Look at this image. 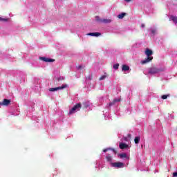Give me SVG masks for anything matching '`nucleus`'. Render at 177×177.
<instances>
[{
  "label": "nucleus",
  "mask_w": 177,
  "mask_h": 177,
  "mask_svg": "<svg viewBox=\"0 0 177 177\" xmlns=\"http://www.w3.org/2000/svg\"><path fill=\"white\" fill-rule=\"evenodd\" d=\"M128 145L125 144V143H122V142H120L119 144V147L120 149H121L122 150H124V149H128Z\"/></svg>",
  "instance_id": "1a4fd4ad"
},
{
  "label": "nucleus",
  "mask_w": 177,
  "mask_h": 177,
  "mask_svg": "<svg viewBox=\"0 0 177 177\" xmlns=\"http://www.w3.org/2000/svg\"><path fill=\"white\" fill-rule=\"evenodd\" d=\"M118 102H121V100L120 99H115L111 103H109V106H113V104H115Z\"/></svg>",
  "instance_id": "ddd939ff"
},
{
  "label": "nucleus",
  "mask_w": 177,
  "mask_h": 177,
  "mask_svg": "<svg viewBox=\"0 0 177 177\" xmlns=\"http://www.w3.org/2000/svg\"><path fill=\"white\" fill-rule=\"evenodd\" d=\"M111 165L114 168H124V163L121 162H111Z\"/></svg>",
  "instance_id": "39448f33"
},
{
  "label": "nucleus",
  "mask_w": 177,
  "mask_h": 177,
  "mask_svg": "<svg viewBox=\"0 0 177 177\" xmlns=\"http://www.w3.org/2000/svg\"><path fill=\"white\" fill-rule=\"evenodd\" d=\"M106 75H102L100 77V81H103V80H104L106 78Z\"/></svg>",
  "instance_id": "4be33fe9"
},
{
  "label": "nucleus",
  "mask_w": 177,
  "mask_h": 177,
  "mask_svg": "<svg viewBox=\"0 0 177 177\" xmlns=\"http://www.w3.org/2000/svg\"><path fill=\"white\" fill-rule=\"evenodd\" d=\"M111 19H102V23H103L104 24H109L111 22Z\"/></svg>",
  "instance_id": "9b49d317"
},
{
  "label": "nucleus",
  "mask_w": 177,
  "mask_h": 177,
  "mask_svg": "<svg viewBox=\"0 0 177 177\" xmlns=\"http://www.w3.org/2000/svg\"><path fill=\"white\" fill-rule=\"evenodd\" d=\"M81 107H82V104L81 103L77 104L69 111V114H74V113H75V111H80V109H81Z\"/></svg>",
  "instance_id": "f03ea898"
},
{
  "label": "nucleus",
  "mask_w": 177,
  "mask_h": 177,
  "mask_svg": "<svg viewBox=\"0 0 177 177\" xmlns=\"http://www.w3.org/2000/svg\"><path fill=\"white\" fill-rule=\"evenodd\" d=\"M171 19L173 21V23H175V24H177V17L171 15Z\"/></svg>",
  "instance_id": "2eb2a0df"
},
{
  "label": "nucleus",
  "mask_w": 177,
  "mask_h": 177,
  "mask_svg": "<svg viewBox=\"0 0 177 177\" xmlns=\"http://www.w3.org/2000/svg\"><path fill=\"white\" fill-rule=\"evenodd\" d=\"M134 142L136 143V145H138L139 143V142H140V137L137 136L134 138Z\"/></svg>",
  "instance_id": "f3484780"
},
{
  "label": "nucleus",
  "mask_w": 177,
  "mask_h": 177,
  "mask_svg": "<svg viewBox=\"0 0 177 177\" xmlns=\"http://www.w3.org/2000/svg\"><path fill=\"white\" fill-rule=\"evenodd\" d=\"M1 106H9L10 104V100L4 99L2 102L0 103Z\"/></svg>",
  "instance_id": "0eeeda50"
},
{
  "label": "nucleus",
  "mask_w": 177,
  "mask_h": 177,
  "mask_svg": "<svg viewBox=\"0 0 177 177\" xmlns=\"http://www.w3.org/2000/svg\"><path fill=\"white\" fill-rule=\"evenodd\" d=\"M145 55L147 56V57L144 60L141 61V64H146V63L151 62V59H153V57H151V55H153V50L147 48L145 50Z\"/></svg>",
  "instance_id": "f257e3e1"
},
{
  "label": "nucleus",
  "mask_w": 177,
  "mask_h": 177,
  "mask_svg": "<svg viewBox=\"0 0 177 177\" xmlns=\"http://www.w3.org/2000/svg\"><path fill=\"white\" fill-rule=\"evenodd\" d=\"M141 27H142V28H144V27H145V24H142Z\"/></svg>",
  "instance_id": "bb28decb"
},
{
  "label": "nucleus",
  "mask_w": 177,
  "mask_h": 177,
  "mask_svg": "<svg viewBox=\"0 0 177 177\" xmlns=\"http://www.w3.org/2000/svg\"><path fill=\"white\" fill-rule=\"evenodd\" d=\"M87 35H90L91 37H100L102 33L100 32H89Z\"/></svg>",
  "instance_id": "6e6552de"
},
{
  "label": "nucleus",
  "mask_w": 177,
  "mask_h": 177,
  "mask_svg": "<svg viewBox=\"0 0 177 177\" xmlns=\"http://www.w3.org/2000/svg\"><path fill=\"white\" fill-rule=\"evenodd\" d=\"M39 60H42V62L46 63H53L55 62V59L46 58L45 57H39Z\"/></svg>",
  "instance_id": "423d86ee"
},
{
  "label": "nucleus",
  "mask_w": 177,
  "mask_h": 177,
  "mask_svg": "<svg viewBox=\"0 0 177 177\" xmlns=\"http://www.w3.org/2000/svg\"><path fill=\"white\" fill-rule=\"evenodd\" d=\"M77 68H78V70H81V68H82V66H81V65L78 66Z\"/></svg>",
  "instance_id": "a878e982"
},
{
  "label": "nucleus",
  "mask_w": 177,
  "mask_h": 177,
  "mask_svg": "<svg viewBox=\"0 0 177 177\" xmlns=\"http://www.w3.org/2000/svg\"><path fill=\"white\" fill-rule=\"evenodd\" d=\"M127 136H128V138H131V135L130 133H129V134L127 135Z\"/></svg>",
  "instance_id": "c85d7f7f"
},
{
  "label": "nucleus",
  "mask_w": 177,
  "mask_h": 177,
  "mask_svg": "<svg viewBox=\"0 0 177 177\" xmlns=\"http://www.w3.org/2000/svg\"><path fill=\"white\" fill-rule=\"evenodd\" d=\"M170 95L168 94V95H162V99H163V100H165V99H167L168 97H169Z\"/></svg>",
  "instance_id": "aec40b11"
},
{
  "label": "nucleus",
  "mask_w": 177,
  "mask_h": 177,
  "mask_svg": "<svg viewBox=\"0 0 177 177\" xmlns=\"http://www.w3.org/2000/svg\"><path fill=\"white\" fill-rule=\"evenodd\" d=\"M95 20L96 21H97L98 23H102L103 19H100V17L99 16H96L95 17Z\"/></svg>",
  "instance_id": "6ab92c4d"
},
{
  "label": "nucleus",
  "mask_w": 177,
  "mask_h": 177,
  "mask_svg": "<svg viewBox=\"0 0 177 177\" xmlns=\"http://www.w3.org/2000/svg\"><path fill=\"white\" fill-rule=\"evenodd\" d=\"M122 71H129V66L128 65L124 64V65H122Z\"/></svg>",
  "instance_id": "f8f14e48"
},
{
  "label": "nucleus",
  "mask_w": 177,
  "mask_h": 177,
  "mask_svg": "<svg viewBox=\"0 0 177 177\" xmlns=\"http://www.w3.org/2000/svg\"><path fill=\"white\" fill-rule=\"evenodd\" d=\"M106 161H108L109 162H111L113 158L111 157V156H106Z\"/></svg>",
  "instance_id": "a211bd4d"
},
{
  "label": "nucleus",
  "mask_w": 177,
  "mask_h": 177,
  "mask_svg": "<svg viewBox=\"0 0 177 177\" xmlns=\"http://www.w3.org/2000/svg\"><path fill=\"white\" fill-rule=\"evenodd\" d=\"M82 106L83 109H88V107L90 106L89 102L86 101L82 102Z\"/></svg>",
  "instance_id": "9d476101"
},
{
  "label": "nucleus",
  "mask_w": 177,
  "mask_h": 177,
  "mask_svg": "<svg viewBox=\"0 0 177 177\" xmlns=\"http://www.w3.org/2000/svg\"><path fill=\"white\" fill-rule=\"evenodd\" d=\"M118 67H120V64H115L113 65V68H114L115 70H118Z\"/></svg>",
  "instance_id": "412c9836"
},
{
  "label": "nucleus",
  "mask_w": 177,
  "mask_h": 177,
  "mask_svg": "<svg viewBox=\"0 0 177 177\" xmlns=\"http://www.w3.org/2000/svg\"><path fill=\"white\" fill-rule=\"evenodd\" d=\"M173 176H174V177H176V176H177V172L173 173Z\"/></svg>",
  "instance_id": "393cba45"
},
{
  "label": "nucleus",
  "mask_w": 177,
  "mask_h": 177,
  "mask_svg": "<svg viewBox=\"0 0 177 177\" xmlns=\"http://www.w3.org/2000/svg\"><path fill=\"white\" fill-rule=\"evenodd\" d=\"M63 80H64V77H60L58 78V81H63Z\"/></svg>",
  "instance_id": "5701e85b"
},
{
  "label": "nucleus",
  "mask_w": 177,
  "mask_h": 177,
  "mask_svg": "<svg viewBox=\"0 0 177 177\" xmlns=\"http://www.w3.org/2000/svg\"><path fill=\"white\" fill-rule=\"evenodd\" d=\"M161 71L160 69L157 68L156 67H152L149 68V74H151V75H154V74H157L158 73H160Z\"/></svg>",
  "instance_id": "7ed1b4c3"
},
{
  "label": "nucleus",
  "mask_w": 177,
  "mask_h": 177,
  "mask_svg": "<svg viewBox=\"0 0 177 177\" xmlns=\"http://www.w3.org/2000/svg\"><path fill=\"white\" fill-rule=\"evenodd\" d=\"M67 86H68L67 84H63L62 86L49 88V91L55 92L56 91H60L62 89H65V88H67Z\"/></svg>",
  "instance_id": "20e7f679"
},
{
  "label": "nucleus",
  "mask_w": 177,
  "mask_h": 177,
  "mask_svg": "<svg viewBox=\"0 0 177 177\" xmlns=\"http://www.w3.org/2000/svg\"><path fill=\"white\" fill-rule=\"evenodd\" d=\"M125 16H127V13L122 12L121 14L118 15V19H124V17H125Z\"/></svg>",
  "instance_id": "4468645a"
},
{
  "label": "nucleus",
  "mask_w": 177,
  "mask_h": 177,
  "mask_svg": "<svg viewBox=\"0 0 177 177\" xmlns=\"http://www.w3.org/2000/svg\"><path fill=\"white\" fill-rule=\"evenodd\" d=\"M109 150H110V149H103L104 153H106V151H109Z\"/></svg>",
  "instance_id": "b1692460"
},
{
  "label": "nucleus",
  "mask_w": 177,
  "mask_h": 177,
  "mask_svg": "<svg viewBox=\"0 0 177 177\" xmlns=\"http://www.w3.org/2000/svg\"><path fill=\"white\" fill-rule=\"evenodd\" d=\"M125 1V2H131V1H132V0H124Z\"/></svg>",
  "instance_id": "cd10ccee"
},
{
  "label": "nucleus",
  "mask_w": 177,
  "mask_h": 177,
  "mask_svg": "<svg viewBox=\"0 0 177 177\" xmlns=\"http://www.w3.org/2000/svg\"><path fill=\"white\" fill-rule=\"evenodd\" d=\"M113 150V151H114V153H115V150H114V149H112Z\"/></svg>",
  "instance_id": "c756f323"
},
{
  "label": "nucleus",
  "mask_w": 177,
  "mask_h": 177,
  "mask_svg": "<svg viewBox=\"0 0 177 177\" xmlns=\"http://www.w3.org/2000/svg\"><path fill=\"white\" fill-rule=\"evenodd\" d=\"M152 33L154 34V30H152Z\"/></svg>",
  "instance_id": "7c9ffc66"
},
{
  "label": "nucleus",
  "mask_w": 177,
  "mask_h": 177,
  "mask_svg": "<svg viewBox=\"0 0 177 177\" xmlns=\"http://www.w3.org/2000/svg\"><path fill=\"white\" fill-rule=\"evenodd\" d=\"M119 156L120 158H128V155L125 153L119 154Z\"/></svg>",
  "instance_id": "dca6fc26"
}]
</instances>
